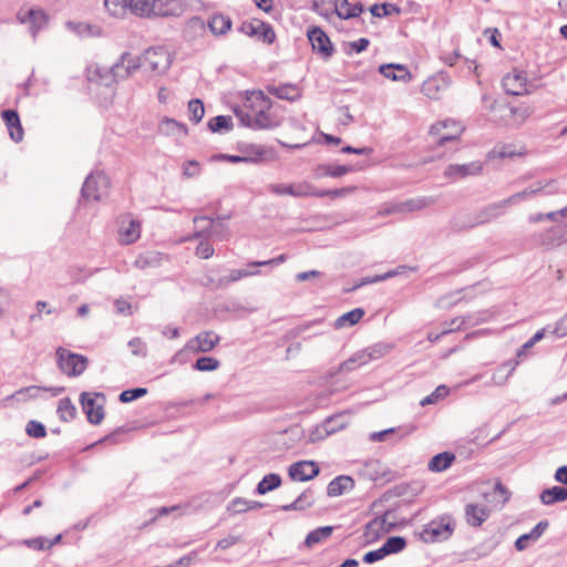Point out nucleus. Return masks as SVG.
Instances as JSON below:
<instances>
[{"label": "nucleus", "mask_w": 567, "mask_h": 567, "mask_svg": "<svg viewBox=\"0 0 567 567\" xmlns=\"http://www.w3.org/2000/svg\"><path fill=\"white\" fill-rule=\"evenodd\" d=\"M229 215L219 216L216 219L207 216H197L194 218L195 233L194 238H206L214 240H228L230 229L227 225Z\"/></svg>", "instance_id": "nucleus-1"}, {"label": "nucleus", "mask_w": 567, "mask_h": 567, "mask_svg": "<svg viewBox=\"0 0 567 567\" xmlns=\"http://www.w3.org/2000/svg\"><path fill=\"white\" fill-rule=\"evenodd\" d=\"M454 530V524L451 517L444 516L439 519H433L424 525L420 537L425 543H437L446 540L451 537Z\"/></svg>", "instance_id": "nucleus-2"}, {"label": "nucleus", "mask_w": 567, "mask_h": 567, "mask_svg": "<svg viewBox=\"0 0 567 567\" xmlns=\"http://www.w3.org/2000/svg\"><path fill=\"white\" fill-rule=\"evenodd\" d=\"M463 131L464 127L458 122L444 120L431 125L429 133L434 144L443 146L447 142L458 140Z\"/></svg>", "instance_id": "nucleus-3"}, {"label": "nucleus", "mask_w": 567, "mask_h": 567, "mask_svg": "<svg viewBox=\"0 0 567 567\" xmlns=\"http://www.w3.org/2000/svg\"><path fill=\"white\" fill-rule=\"evenodd\" d=\"M141 66L138 58L130 52H124L120 61L110 68V72L103 79L105 83L113 84L120 80H125L131 76Z\"/></svg>", "instance_id": "nucleus-4"}, {"label": "nucleus", "mask_w": 567, "mask_h": 567, "mask_svg": "<svg viewBox=\"0 0 567 567\" xmlns=\"http://www.w3.org/2000/svg\"><path fill=\"white\" fill-rule=\"evenodd\" d=\"M246 102L249 103L248 106L251 109L254 104L258 105V110H254V130H266L275 126L272 118L266 112V109H269V100L261 91L251 92Z\"/></svg>", "instance_id": "nucleus-5"}, {"label": "nucleus", "mask_w": 567, "mask_h": 567, "mask_svg": "<svg viewBox=\"0 0 567 567\" xmlns=\"http://www.w3.org/2000/svg\"><path fill=\"white\" fill-rule=\"evenodd\" d=\"M56 358L59 369L69 377L82 374L87 367V358L62 347L56 349Z\"/></svg>", "instance_id": "nucleus-6"}, {"label": "nucleus", "mask_w": 567, "mask_h": 567, "mask_svg": "<svg viewBox=\"0 0 567 567\" xmlns=\"http://www.w3.org/2000/svg\"><path fill=\"white\" fill-rule=\"evenodd\" d=\"M104 394L82 392L80 402L83 412L86 414L87 420L92 424H100L104 419Z\"/></svg>", "instance_id": "nucleus-7"}, {"label": "nucleus", "mask_w": 567, "mask_h": 567, "mask_svg": "<svg viewBox=\"0 0 567 567\" xmlns=\"http://www.w3.org/2000/svg\"><path fill=\"white\" fill-rule=\"evenodd\" d=\"M110 179L104 173L90 174L82 186V196L85 199L101 200L107 194Z\"/></svg>", "instance_id": "nucleus-8"}, {"label": "nucleus", "mask_w": 567, "mask_h": 567, "mask_svg": "<svg viewBox=\"0 0 567 567\" xmlns=\"http://www.w3.org/2000/svg\"><path fill=\"white\" fill-rule=\"evenodd\" d=\"M142 59L144 65L158 74L166 72L172 63L171 53L164 47L147 49Z\"/></svg>", "instance_id": "nucleus-9"}, {"label": "nucleus", "mask_w": 567, "mask_h": 567, "mask_svg": "<svg viewBox=\"0 0 567 567\" xmlns=\"http://www.w3.org/2000/svg\"><path fill=\"white\" fill-rule=\"evenodd\" d=\"M534 240L547 249L559 247L567 243V225H555L545 231L535 234Z\"/></svg>", "instance_id": "nucleus-10"}, {"label": "nucleus", "mask_w": 567, "mask_h": 567, "mask_svg": "<svg viewBox=\"0 0 567 567\" xmlns=\"http://www.w3.org/2000/svg\"><path fill=\"white\" fill-rule=\"evenodd\" d=\"M559 192L558 183L556 179H543L537 181L522 192L515 193L511 196L513 204H517L520 200L528 199L529 197L537 196L539 194L553 195Z\"/></svg>", "instance_id": "nucleus-11"}, {"label": "nucleus", "mask_w": 567, "mask_h": 567, "mask_svg": "<svg viewBox=\"0 0 567 567\" xmlns=\"http://www.w3.org/2000/svg\"><path fill=\"white\" fill-rule=\"evenodd\" d=\"M308 40L312 50L322 59L328 60L332 56L334 48L327 33L319 27H312L307 31Z\"/></svg>", "instance_id": "nucleus-12"}, {"label": "nucleus", "mask_w": 567, "mask_h": 567, "mask_svg": "<svg viewBox=\"0 0 567 567\" xmlns=\"http://www.w3.org/2000/svg\"><path fill=\"white\" fill-rule=\"evenodd\" d=\"M483 172V163L473 161L466 164H450L444 169V177L450 182H456L470 176H480Z\"/></svg>", "instance_id": "nucleus-13"}, {"label": "nucleus", "mask_w": 567, "mask_h": 567, "mask_svg": "<svg viewBox=\"0 0 567 567\" xmlns=\"http://www.w3.org/2000/svg\"><path fill=\"white\" fill-rule=\"evenodd\" d=\"M238 31L248 37H256L268 44H271L276 39V33L271 25L260 20L245 21Z\"/></svg>", "instance_id": "nucleus-14"}, {"label": "nucleus", "mask_w": 567, "mask_h": 567, "mask_svg": "<svg viewBox=\"0 0 567 567\" xmlns=\"http://www.w3.org/2000/svg\"><path fill=\"white\" fill-rule=\"evenodd\" d=\"M268 190L276 195H289L293 197H315V186L308 182L293 184H270Z\"/></svg>", "instance_id": "nucleus-15"}, {"label": "nucleus", "mask_w": 567, "mask_h": 567, "mask_svg": "<svg viewBox=\"0 0 567 567\" xmlns=\"http://www.w3.org/2000/svg\"><path fill=\"white\" fill-rule=\"evenodd\" d=\"M502 84L507 94L524 95L528 93L527 76L524 71L513 70L503 78Z\"/></svg>", "instance_id": "nucleus-16"}, {"label": "nucleus", "mask_w": 567, "mask_h": 567, "mask_svg": "<svg viewBox=\"0 0 567 567\" xmlns=\"http://www.w3.org/2000/svg\"><path fill=\"white\" fill-rule=\"evenodd\" d=\"M17 19L20 23L30 24V30L33 37L37 35L38 31L41 30L48 22V17L41 9L30 8L21 9Z\"/></svg>", "instance_id": "nucleus-17"}, {"label": "nucleus", "mask_w": 567, "mask_h": 567, "mask_svg": "<svg viewBox=\"0 0 567 567\" xmlns=\"http://www.w3.org/2000/svg\"><path fill=\"white\" fill-rule=\"evenodd\" d=\"M219 342V337L213 331H205L196 337L192 338L187 344L186 349L188 351L198 353V352H208L213 350L216 344Z\"/></svg>", "instance_id": "nucleus-18"}, {"label": "nucleus", "mask_w": 567, "mask_h": 567, "mask_svg": "<svg viewBox=\"0 0 567 567\" xmlns=\"http://www.w3.org/2000/svg\"><path fill=\"white\" fill-rule=\"evenodd\" d=\"M288 472L291 480L306 482L316 477L320 470L312 461H299L291 464Z\"/></svg>", "instance_id": "nucleus-19"}, {"label": "nucleus", "mask_w": 567, "mask_h": 567, "mask_svg": "<svg viewBox=\"0 0 567 567\" xmlns=\"http://www.w3.org/2000/svg\"><path fill=\"white\" fill-rule=\"evenodd\" d=\"M388 514L378 516L370 520L364 528V537L368 543L375 542L386 533L391 532L393 524L389 523Z\"/></svg>", "instance_id": "nucleus-20"}, {"label": "nucleus", "mask_w": 567, "mask_h": 567, "mask_svg": "<svg viewBox=\"0 0 567 567\" xmlns=\"http://www.w3.org/2000/svg\"><path fill=\"white\" fill-rule=\"evenodd\" d=\"M511 205H514L513 204V200L511 199V196L507 197L506 199H503L498 203H494V204H491L488 206H486L476 217V220L475 223L472 225V226H476V225H481V224H485V223H488L495 218H498L499 216H502L505 212V209L511 206Z\"/></svg>", "instance_id": "nucleus-21"}, {"label": "nucleus", "mask_w": 567, "mask_h": 567, "mask_svg": "<svg viewBox=\"0 0 567 567\" xmlns=\"http://www.w3.org/2000/svg\"><path fill=\"white\" fill-rule=\"evenodd\" d=\"M118 235L123 244H132L141 236V224L138 220L133 219L131 216H124L121 220Z\"/></svg>", "instance_id": "nucleus-22"}, {"label": "nucleus", "mask_w": 567, "mask_h": 567, "mask_svg": "<svg viewBox=\"0 0 567 567\" xmlns=\"http://www.w3.org/2000/svg\"><path fill=\"white\" fill-rule=\"evenodd\" d=\"M157 2L158 0H127V6L130 12L135 16H166L167 12H164L162 9L157 8Z\"/></svg>", "instance_id": "nucleus-23"}, {"label": "nucleus", "mask_w": 567, "mask_h": 567, "mask_svg": "<svg viewBox=\"0 0 567 567\" xmlns=\"http://www.w3.org/2000/svg\"><path fill=\"white\" fill-rule=\"evenodd\" d=\"M415 427L413 425H404V426H398V427H390L380 432H373L370 434V441L372 442H382L392 440V437L395 435L396 437L393 439V442H398L405 436L410 435Z\"/></svg>", "instance_id": "nucleus-24"}, {"label": "nucleus", "mask_w": 567, "mask_h": 567, "mask_svg": "<svg viewBox=\"0 0 567 567\" xmlns=\"http://www.w3.org/2000/svg\"><path fill=\"white\" fill-rule=\"evenodd\" d=\"M1 116L7 125L10 137L17 143L21 142L23 140V128L18 112L14 110H4Z\"/></svg>", "instance_id": "nucleus-25"}, {"label": "nucleus", "mask_w": 567, "mask_h": 567, "mask_svg": "<svg viewBox=\"0 0 567 567\" xmlns=\"http://www.w3.org/2000/svg\"><path fill=\"white\" fill-rule=\"evenodd\" d=\"M379 72L385 76L386 79H390L392 81H400V82H410L412 80V74L408 70V68L403 64H382L379 66Z\"/></svg>", "instance_id": "nucleus-26"}, {"label": "nucleus", "mask_w": 567, "mask_h": 567, "mask_svg": "<svg viewBox=\"0 0 567 567\" xmlns=\"http://www.w3.org/2000/svg\"><path fill=\"white\" fill-rule=\"evenodd\" d=\"M239 151L245 158V163L261 162L270 153V151L266 146L252 143L240 144Z\"/></svg>", "instance_id": "nucleus-27"}, {"label": "nucleus", "mask_w": 567, "mask_h": 567, "mask_svg": "<svg viewBox=\"0 0 567 567\" xmlns=\"http://www.w3.org/2000/svg\"><path fill=\"white\" fill-rule=\"evenodd\" d=\"M548 520L544 519L536 524V526L527 534L519 536L515 542V548L518 551L525 550L529 542H537L548 528Z\"/></svg>", "instance_id": "nucleus-28"}, {"label": "nucleus", "mask_w": 567, "mask_h": 567, "mask_svg": "<svg viewBox=\"0 0 567 567\" xmlns=\"http://www.w3.org/2000/svg\"><path fill=\"white\" fill-rule=\"evenodd\" d=\"M159 133L167 136L184 137L188 134L187 126L171 117H164L158 125Z\"/></svg>", "instance_id": "nucleus-29"}, {"label": "nucleus", "mask_w": 567, "mask_h": 567, "mask_svg": "<svg viewBox=\"0 0 567 567\" xmlns=\"http://www.w3.org/2000/svg\"><path fill=\"white\" fill-rule=\"evenodd\" d=\"M447 87V82L444 78H430L422 84V93L431 100H439L441 92Z\"/></svg>", "instance_id": "nucleus-30"}, {"label": "nucleus", "mask_w": 567, "mask_h": 567, "mask_svg": "<svg viewBox=\"0 0 567 567\" xmlns=\"http://www.w3.org/2000/svg\"><path fill=\"white\" fill-rule=\"evenodd\" d=\"M488 515L489 512L484 506L476 504H467L465 506L466 522L473 527L481 526L488 518Z\"/></svg>", "instance_id": "nucleus-31"}, {"label": "nucleus", "mask_w": 567, "mask_h": 567, "mask_svg": "<svg viewBox=\"0 0 567 567\" xmlns=\"http://www.w3.org/2000/svg\"><path fill=\"white\" fill-rule=\"evenodd\" d=\"M334 11L340 19L347 20L358 17L363 11L361 3L351 4L348 0H336Z\"/></svg>", "instance_id": "nucleus-32"}, {"label": "nucleus", "mask_w": 567, "mask_h": 567, "mask_svg": "<svg viewBox=\"0 0 567 567\" xmlns=\"http://www.w3.org/2000/svg\"><path fill=\"white\" fill-rule=\"evenodd\" d=\"M66 28L70 31H72L73 33H75L82 38H93V37H100L102 34L101 27L95 25V24H90L86 22L68 21Z\"/></svg>", "instance_id": "nucleus-33"}, {"label": "nucleus", "mask_w": 567, "mask_h": 567, "mask_svg": "<svg viewBox=\"0 0 567 567\" xmlns=\"http://www.w3.org/2000/svg\"><path fill=\"white\" fill-rule=\"evenodd\" d=\"M231 19L221 13L213 14L208 21L209 30L215 35H224L231 29Z\"/></svg>", "instance_id": "nucleus-34"}, {"label": "nucleus", "mask_w": 567, "mask_h": 567, "mask_svg": "<svg viewBox=\"0 0 567 567\" xmlns=\"http://www.w3.org/2000/svg\"><path fill=\"white\" fill-rule=\"evenodd\" d=\"M354 481L350 476L341 475L333 478L328 485L329 496H340L346 491L352 489Z\"/></svg>", "instance_id": "nucleus-35"}, {"label": "nucleus", "mask_w": 567, "mask_h": 567, "mask_svg": "<svg viewBox=\"0 0 567 567\" xmlns=\"http://www.w3.org/2000/svg\"><path fill=\"white\" fill-rule=\"evenodd\" d=\"M435 202H436L435 198L425 196V197L411 198L405 202H401L399 204H400L401 213L405 214V213L422 210L426 207L434 205Z\"/></svg>", "instance_id": "nucleus-36"}, {"label": "nucleus", "mask_w": 567, "mask_h": 567, "mask_svg": "<svg viewBox=\"0 0 567 567\" xmlns=\"http://www.w3.org/2000/svg\"><path fill=\"white\" fill-rule=\"evenodd\" d=\"M539 498L544 505H553L558 502H564L567 499V488L563 486L546 488L540 493Z\"/></svg>", "instance_id": "nucleus-37"}, {"label": "nucleus", "mask_w": 567, "mask_h": 567, "mask_svg": "<svg viewBox=\"0 0 567 567\" xmlns=\"http://www.w3.org/2000/svg\"><path fill=\"white\" fill-rule=\"evenodd\" d=\"M454 460V454L450 452L439 453L430 460L427 468L435 473L443 472L452 465Z\"/></svg>", "instance_id": "nucleus-38"}, {"label": "nucleus", "mask_w": 567, "mask_h": 567, "mask_svg": "<svg viewBox=\"0 0 567 567\" xmlns=\"http://www.w3.org/2000/svg\"><path fill=\"white\" fill-rule=\"evenodd\" d=\"M313 502L315 498L312 492L310 489H306L295 499V502L287 505H282L280 509L284 512L303 511L306 508H309L313 504Z\"/></svg>", "instance_id": "nucleus-39"}, {"label": "nucleus", "mask_w": 567, "mask_h": 567, "mask_svg": "<svg viewBox=\"0 0 567 567\" xmlns=\"http://www.w3.org/2000/svg\"><path fill=\"white\" fill-rule=\"evenodd\" d=\"M390 350V346L378 343L367 349L360 350L359 353L362 358L363 363L367 364L372 360H378L384 357L386 353H389Z\"/></svg>", "instance_id": "nucleus-40"}, {"label": "nucleus", "mask_w": 567, "mask_h": 567, "mask_svg": "<svg viewBox=\"0 0 567 567\" xmlns=\"http://www.w3.org/2000/svg\"><path fill=\"white\" fill-rule=\"evenodd\" d=\"M517 364H518L517 361H514V362L508 361V362L504 363L502 367H499L493 373L492 384H494V385H504L506 383V381L508 380V378L511 377V374L516 369Z\"/></svg>", "instance_id": "nucleus-41"}, {"label": "nucleus", "mask_w": 567, "mask_h": 567, "mask_svg": "<svg viewBox=\"0 0 567 567\" xmlns=\"http://www.w3.org/2000/svg\"><path fill=\"white\" fill-rule=\"evenodd\" d=\"M281 484V477L279 474L270 473L264 476V478L258 483L256 487V492L259 495H264L270 491L276 489Z\"/></svg>", "instance_id": "nucleus-42"}, {"label": "nucleus", "mask_w": 567, "mask_h": 567, "mask_svg": "<svg viewBox=\"0 0 567 567\" xmlns=\"http://www.w3.org/2000/svg\"><path fill=\"white\" fill-rule=\"evenodd\" d=\"M364 365L362 358L357 351L352 357H350L348 360L343 361L339 364V367L336 370H331L329 372L330 377H334L337 373H348L351 371H354L359 367Z\"/></svg>", "instance_id": "nucleus-43"}, {"label": "nucleus", "mask_w": 567, "mask_h": 567, "mask_svg": "<svg viewBox=\"0 0 567 567\" xmlns=\"http://www.w3.org/2000/svg\"><path fill=\"white\" fill-rule=\"evenodd\" d=\"M258 274H259L258 270L233 269L228 276L219 278L216 287L223 288L231 282L238 281L241 278L249 277V276H256Z\"/></svg>", "instance_id": "nucleus-44"}, {"label": "nucleus", "mask_w": 567, "mask_h": 567, "mask_svg": "<svg viewBox=\"0 0 567 567\" xmlns=\"http://www.w3.org/2000/svg\"><path fill=\"white\" fill-rule=\"evenodd\" d=\"M332 420L328 419L323 424L316 426L308 436L309 443H317L324 440L327 436L336 432L334 427H331Z\"/></svg>", "instance_id": "nucleus-45"}, {"label": "nucleus", "mask_w": 567, "mask_h": 567, "mask_svg": "<svg viewBox=\"0 0 567 567\" xmlns=\"http://www.w3.org/2000/svg\"><path fill=\"white\" fill-rule=\"evenodd\" d=\"M364 316V310L361 308H355L342 316H340L336 321V328H343L346 326H354L358 323L362 317Z\"/></svg>", "instance_id": "nucleus-46"}, {"label": "nucleus", "mask_w": 567, "mask_h": 567, "mask_svg": "<svg viewBox=\"0 0 567 567\" xmlns=\"http://www.w3.org/2000/svg\"><path fill=\"white\" fill-rule=\"evenodd\" d=\"M268 92L278 99L288 101H293L298 96L296 86L291 84L270 86L268 87Z\"/></svg>", "instance_id": "nucleus-47"}, {"label": "nucleus", "mask_w": 567, "mask_h": 567, "mask_svg": "<svg viewBox=\"0 0 567 567\" xmlns=\"http://www.w3.org/2000/svg\"><path fill=\"white\" fill-rule=\"evenodd\" d=\"M106 11L116 18H123L130 10L127 0H104Z\"/></svg>", "instance_id": "nucleus-48"}, {"label": "nucleus", "mask_w": 567, "mask_h": 567, "mask_svg": "<svg viewBox=\"0 0 567 567\" xmlns=\"http://www.w3.org/2000/svg\"><path fill=\"white\" fill-rule=\"evenodd\" d=\"M332 530L333 529L330 526L319 527L307 535L305 544L308 547L319 544L320 542L329 538L332 534Z\"/></svg>", "instance_id": "nucleus-49"}, {"label": "nucleus", "mask_w": 567, "mask_h": 567, "mask_svg": "<svg viewBox=\"0 0 567 567\" xmlns=\"http://www.w3.org/2000/svg\"><path fill=\"white\" fill-rule=\"evenodd\" d=\"M64 390V388L60 386V388H54V386H49V388H45V386H37V385H30V386H25V388H22L20 390H18L13 396H20L24 393H28L30 398H37L38 396V393L40 391H47V392H50L53 396L55 395H59L60 393H62Z\"/></svg>", "instance_id": "nucleus-50"}, {"label": "nucleus", "mask_w": 567, "mask_h": 567, "mask_svg": "<svg viewBox=\"0 0 567 567\" xmlns=\"http://www.w3.org/2000/svg\"><path fill=\"white\" fill-rule=\"evenodd\" d=\"M566 217H567V206L559 210L547 213V214L538 213V214L529 215L528 220H529V223H540L544 220L558 221L559 219H563Z\"/></svg>", "instance_id": "nucleus-51"}, {"label": "nucleus", "mask_w": 567, "mask_h": 567, "mask_svg": "<svg viewBox=\"0 0 567 567\" xmlns=\"http://www.w3.org/2000/svg\"><path fill=\"white\" fill-rule=\"evenodd\" d=\"M62 421H70L76 414V408L69 398L61 399L56 410Z\"/></svg>", "instance_id": "nucleus-52"}, {"label": "nucleus", "mask_w": 567, "mask_h": 567, "mask_svg": "<svg viewBox=\"0 0 567 567\" xmlns=\"http://www.w3.org/2000/svg\"><path fill=\"white\" fill-rule=\"evenodd\" d=\"M208 128L214 133L230 131L233 128V120L230 116L217 115L209 120Z\"/></svg>", "instance_id": "nucleus-53"}, {"label": "nucleus", "mask_w": 567, "mask_h": 567, "mask_svg": "<svg viewBox=\"0 0 567 567\" xmlns=\"http://www.w3.org/2000/svg\"><path fill=\"white\" fill-rule=\"evenodd\" d=\"M406 546L405 538L401 536H392L386 539V542L382 545V549L385 556L390 554H396L403 550Z\"/></svg>", "instance_id": "nucleus-54"}, {"label": "nucleus", "mask_w": 567, "mask_h": 567, "mask_svg": "<svg viewBox=\"0 0 567 567\" xmlns=\"http://www.w3.org/2000/svg\"><path fill=\"white\" fill-rule=\"evenodd\" d=\"M355 186H347L342 188H336V189H318L315 187V197H330V198H337L347 196L353 192H355Z\"/></svg>", "instance_id": "nucleus-55"}, {"label": "nucleus", "mask_w": 567, "mask_h": 567, "mask_svg": "<svg viewBox=\"0 0 567 567\" xmlns=\"http://www.w3.org/2000/svg\"><path fill=\"white\" fill-rule=\"evenodd\" d=\"M205 114L204 103L199 99H194L188 102V117L189 120L198 124Z\"/></svg>", "instance_id": "nucleus-56"}, {"label": "nucleus", "mask_w": 567, "mask_h": 567, "mask_svg": "<svg viewBox=\"0 0 567 567\" xmlns=\"http://www.w3.org/2000/svg\"><path fill=\"white\" fill-rule=\"evenodd\" d=\"M322 175L329 177H341L353 171L349 165H323L321 166Z\"/></svg>", "instance_id": "nucleus-57"}, {"label": "nucleus", "mask_w": 567, "mask_h": 567, "mask_svg": "<svg viewBox=\"0 0 567 567\" xmlns=\"http://www.w3.org/2000/svg\"><path fill=\"white\" fill-rule=\"evenodd\" d=\"M470 319L471 317H456L450 322H445L444 324L446 327L442 330V334H449L451 332L466 328L471 323Z\"/></svg>", "instance_id": "nucleus-58"}, {"label": "nucleus", "mask_w": 567, "mask_h": 567, "mask_svg": "<svg viewBox=\"0 0 567 567\" xmlns=\"http://www.w3.org/2000/svg\"><path fill=\"white\" fill-rule=\"evenodd\" d=\"M110 72V69H104L99 65L90 66L87 69V79L92 82H97L102 85L110 86L111 84H107L104 82L105 75Z\"/></svg>", "instance_id": "nucleus-59"}, {"label": "nucleus", "mask_w": 567, "mask_h": 567, "mask_svg": "<svg viewBox=\"0 0 567 567\" xmlns=\"http://www.w3.org/2000/svg\"><path fill=\"white\" fill-rule=\"evenodd\" d=\"M218 367L219 361L213 357H200L194 364V368L198 371H215Z\"/></svg>", "instance_id": "nucleus-60"}, {"label": "nucleus", "mask_w": 567, "mask_h": 567, "mask_svg": "<svg viewBox=\"0 0 567 567\" xmlns=\"http://www.w3.org/2000/svg\"><path fill=\"white\" fill-rule=\"evenodd\" d=\"M370 11L372 13L373 17H377V18H382V17H386L393 12L395 13H399L400 12V9L395 6V4H392V3H383L381 6L379 4H373L371 8H370Z\"/></svg>", "instance_id": "nucleus-61"}, {"label": "nucleus", "mask_w": 567, "mask_h": 567, "mask_svg": "<svg viewBox=\"0 0 567 567\" xmlns=\"http://www.w3.org/2000/svg\"><path fill=\"white\" fill-rule=\"evenodd\" d=\"M449 394V388L445 385H439L434 392L421 400V405L434 404L439 400L445 398Z\"/></svg>", "instance_id": "nucleus-62"}, {"label": "nucleus", "mask_w": 567, "mask_h": 567, "mask_svg": "<svg viewBox=\"0 0 567 567\" xmlns=\"http://www.w3.org/2000/svg\"><path fill=\"white\" fill-rule=\"evenodd\" d=\"M25 432L29 436L35 437V439H42L47 435L45 426L34 420H31L27 423Z\"/></svg>", "instance_id": "nucleus-63"}, {"label": "nucleus", "mask_w": 567, "mask_h": 567, "mask_svg": "<svg viewBox=\"0 0 567 567\" xmlns=\"http://www.w3.org/2000/svg\"><path fill=\"white\" fill-rule=\"evenodd\" d=\"M147 393V389L145 388H135L125 390L120 394V401L123 403L132 402L136 399L144 396Z\"/></svg>", "instance_id": "nucleus-64"}]
</instances>
